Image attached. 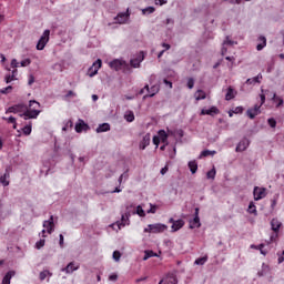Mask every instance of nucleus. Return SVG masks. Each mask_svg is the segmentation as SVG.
<instances>
[{"label":"nucleus","mask_w":284,"mask_h":284,"mask_svg":"<svg viewBox=\"0 0 284 284\" xmlns=\"http://www.w3.org/2000/svg\"><path fill=\"white\" fill-rule=\"evenodd\" d=\"M41 103L37 102V100H30L29 105L26 104V112L20 114L24 121H28V119H37L41 114Z\"/></svg>","instance_id":"1"},{"label":"nucleus","mask_w":284,"mask_h":284,"mask_svg":"<svg viewBox=\"0 0 284 284\" xmlns=\"http://www.w3.org/2000/svg\"><path fill=\"white\" fill-rule=\"evenodd\" d=\"M168 230V225L162 223L156 224H149L146 229H144V232H149L152 234H161V232H165Z\"/></svg>","instance_id":"2"},{"label":"nucleus","mask_w":284,"mask_h":284,"mask_svg":"<svg viewBox=\"0 0 284 284\" xmlns=\"http://www.w3.org/2000/svg\"><path fill=\"white\" fill-rule=\"evenodd\" d=\"M6 114H19V116H21V114H26V104L18 103L16 105L9 106L6 110Z\"/></svg>","instance_id":"3"},{"label":"nucleus","mask_w":284,"mask_h":284,"mask_svg":"<svg viewBox=\"0 0 284 284\" xmlns=\"http://www.w3.org/2000/svg\"><path fill=\"white\" fill-rule=\"evenodd\" d=\"M48 41H50V30L47 29L43 31L42 36L40 37L37 43V50H43L45 45H48Z\"/></svg>","instance_id":"4"},{"label":"nucleus","mask_w":284,"mask_h":284,"mask_svg":"<svg viewBox=\"0 0 284 284\" xmlns=\"http://www.w3.org/2000/svg\"><path fill=\"white\" fill-rule=\"evenodd\" d=\"M130 216H132V214L130 213V206H128L126 212L121 216V221L116 222L119 230H121V227H125V225H130Z\"/></svg>","instance_id":"5"},{"label":"nucleus","mask_w":284,"mask_h":284,"mask_svg":"<svg viewBox=\"0 0 284 284\" xmlns=\"http://www.w3.org/2000/svg\"><path fill=\"white\" fill-rule=\"evenodd\" d=\"M101 65H102V61L101 59H98L95 62H93L92 67H90L88 71V75L91 78L97 77V74L99 73V70H101Z\"/></svg>","instance_id":"6"},{"label":"nucleus","mask_w":284,"mask_h":284,"mask_svg":"<svg viewBox=\"0 0 284 284\" xmlns=\"http://www.w3.org/2000/svg\"><path fill=\"white\" fill-rule=\"evenodd\" d=\"M267 194L265 193V187H258L255 186L253 190V196L254 201H261L262 199H265Z\"/></svg>","instance_id":"7"},{"label":"nucleus","mask_w":284,"mask_h":284,"mask_svg":"<svg viewBox=\"0 0 284 284\" xmlns=\"http://www.w3.org/2000/svg\"><path fill=\"white\" fill-rule=\"evenodd\" d=\"M261 114V104H255L254 108H250L246 111L248 119H256Z\"/></svg>","instance_id":"8"},{"label":"nucleus","mask_w":284,"mask_h":284,"mask_svg":"<svg viewBox=\"0 0 284 284\" xmlns=\"http://www.w3.org/2000/svg\"><path fill=\"white\" fill-rule=\"evenodd\" d=\"M43 227L48 234H52V232H54V215H51L49 220L43 222Z\"/></svg>","instance_id":"9"},{"label":"nucleus","mask_w":284,"mask_h":284,"mask_svg":"<svg viewBox=\"0 0 284 284\" xmlns=\"http://www.w3.org/2000/svg\"><path fill=\"white\" fill-rule=\"evenodd\" d=\"M220 110L219 108L216 106H211L210 109H202L201 110V115L202 116H205V115H209V116H216V114H220Z\"/></svg>","instance_id":"10"},{"label":"nucleus","mask_w":284,"mask_h":284,"mask_svg":"<svg viewBox=\"0 0 284 284\" xmlns=\"http://www.w3.org/2000/svg\"><path fill=\"white\" fill-rule=\"evenodd\" d=\"M109 65L112 70H115L116 72H119V70H122L124 68L125 61L115 59V60L111 61L109 63Z\"/></svg>","instance_id":"11"},{"label":"nucleus","mask_w":284,"mask_h":284,"mask_svg":"<svg viewBox=\"0 0 284 284\" xmlns=\"http://www.w3.org/2000/svg\"><path fill=\"white\" fill-rule=\"evenodd\" d=\"M250 148V140L244 138L236 145L235 152H245Z\"/></svg>","instance_id":"12"},{"label":"nucleus","mask_w":284,"mask_h":284,"mask_svg":"<svg viewBox=\"0 0 284 284\" xmlns=\"http://www.w3.org/2000/svg\"><path fill=\"white\" fill-rule=\"evenodd\" d=\"M88 130H90L88 123L80 119L75 124V132H78V134H81V132H88Z\"/></svg>","instance_id":"13"},{"label":"nucleus","mask_w":284,"mask_h":284,"mask_svg":"<svg viewBox=\"0 0 284 284\" xmlns=\"http://www.w3.org/2000/svg\"><path fill=\"white\" fill-rule=\"evenodd\" d=\"M159 85H152L151 88H149V91H146V94L143 95V100L145 101V99H152V97L159 94Z\"/></svg>","instance_id":"14"},{"label":"nucleus","mask_w":284,"mask_h":284,"mask_svg":"<svg viewBox=\"0 0 284 284\" xmlns=\"http://www.w3.org/2000/svg\"><path fill=\"white\" fill-rule=\"evenodd\" d=\"M159 284H179V281L176 280V275L169 274L164 278H162Z\"/></svg>","instance_id":"15"},{"label":"nucleus","mask_w":284,"mask_h":284,"mask_svg":"<svg viewBox=\"0 0 284 284\" xmlns=\"http://www.w3.org/2000/svg\"><path fill=\"white\" fill-rule=\"evenodd\" d=\"M79 270V264L71 262L67 265V267L62 268L61 272H65V274H72Z\"/></svg>","instance_id":"16"},{"label":"nucleus","mask_w":284,"mask_h":284,"mask_svg":"<svg viewBox=\"0 0 284 284\" xmlns=\"http://www.w3.org/2000/svg\"><path fill=\"white\" fill-rule=\"evenodd\" d=\"M129 18H130V13L123 12V13H119L114 18V21H115V23H125V21H128Z\"/></svg>","instance_id":"17"},{"label":"nucleus","mask_w":284,"mask_h":284,"mask_svg":"<svg viewBox=\"0 0 284 284\" xmlns=\"http://www.w3.org/2000/svg\"><path fill=\"white\" fill-rule=\"evenodd\" d=\"M281 225H283V223H281V221H278V219H273L271 221V230L275 233H278L281 230Z\"/></svg>","instance_id":"18"},{"label":"nucleus","mask_w":284,"mask_h":284,"mask_svg":"<svg viewBox=\"0 0 284 284\" xmlns=\"http://www.w3.org/2000/svg\"><path fill=\"white\" fill-rule=\"evenodd\" d=\"M189 225L191 230H196V227H201V217L194 216L192 220H190Z\"/></svg>","instance_id":"19"},{"label":"nucleus","mask_w":284,"mask_h":284,"mask_svg":"<svg viewBox=\"0 0 284 284\" xmlns=\"http://www.w3.org/2000/svg\"><path fill=\"white\" fill-rule=\"evenodd\" d=\"M158 138L163 144L170 145V142L168 141V132H165V130H160L158 132Z\"/></svg>","instance_id":"20"},{"label":"nucleus","mask_w":284,"mask_h":284,"mask_svg":"<svg viewBox=\"0 0 284 284\" xmlns=\"http://www.w3.org/2000/svg\"><path fill=\"white\" fill-rule=\"evenodd\" d=\"M261 79H263V75L260 73L254 78H248L246 80V85H256V83H261Z\"/></svg>","instance_id":"21"},{"label":"nucleus","mask_w":284,"mask_h":284,"mask_svg":"<svg viewBox=\"0 0 284 284\" xmlns=\"http://www.w3.org/2000/svg\"><path fill=\"white\" fill-rule=\"evenodd\" d=\"M150 133H146L143 138L142 141L140 142V150H145V148H148V145H150Z\"/></svg>","instance_id":"22"},{"label":"nucleus","mask_w":284,"mask_h":284,"mask_svg":"<svg viewBox=\"0 0 284 284\" xmlns=\"http://www.w3.org/2000/svg\"><path fill=\"white\" fill-rule=\"evenodd\" d=\"M51 276H52V272H50L49 270H44L39 274L40 281H45L48 278L47 280L48 283H50Z\"/></svg>","instance_id":"23"},{"label":"nucleus","mask_w":284,"mask_h":284,"mask_svg":"<svg viewBox=\"0 0 284 284\" xmlns=\"http://www.w3.org/2000/svg\"><path fill=\"white\" fill-rule=\"evenodd\" d=\"M260 43L256 45V51L261 52L265 45H267V39L264 36L258 37Z\"/></svg>","instance_id":"24"},{"label":"nucleus","mask_w":284,"mask_h":284,"mask_svg":"<svg viewBox=\"0 0 284 284\" xmlns=\"http://www.w3.org/2000/svg\"><path fill=\"white\" fill-rule=\"evenodd\" d=\"M10 173L7 171L2 176H0V183L3 187H8L10 185Z\"/></svg>","instance_id":"25"},{"label":"nucleus","mask_w":284,"mask_h":284,"mask_svg":"<svg viewBox=\"0 0 284 284\" xmlns=\"http://www.w3.org/2000/svg\"><path fill=\"white\" fill-rule=\"evenodd\" d=\"M185 225V222L183 220H176L175 222H173L172 224V232H179V230H181V227H183Z\"/></svg>","instance_id":"26"},{"label":"nucleus","mask_w":284,"mask_h":284,"mask_svg":"<svg viewBox=\"0 0 284 284\" xmlns=\"http://www.w3.org/2000/svg\"><path fill=\"white\" fill-rule=\"evenodd\" d=\"M95 132L98 134H101L102 132H110V123L99 124V126L95 129Z\"/></svg>","instance_id":"27"},{"label":"nucleus","mask_w":284,"mask_h":284,"mask_svg":"<svg viewBox=\"0 0 284 284\" xmlns=\"http://www.w3.org/2000/svg\"><path fill=\"white\" fill-rule=\"evenodd\" d=\"M235 97H236V91L234 90V88L229 87L227 92L225 94V101H232V99H234Z\"/></svg>","instance_id":"28"},{"label":"nucleus","mask_w":284,"mask_h":284,"mask_svg":"<svg viewBox=\"0 0 284 284\" xmlns=\"http://www.w3.org/2000/svg\"><path fill=\"white\" fill-rule=\"evenodd\" d=\"M17 273L14 271H9L2 278V284H10V281H12V276H14Z\"/></svg>","instance_id":"29"},{"label":"nucleus","mask_w":284,"mask_h":284,"mask_svg":"<svg viewBox=\"0 0 284 284\" xmlns=\"http://www.w3.org/2000/svg\"><path fill=\"white\" fill-rule=\"evenodd\" d=\"M189 170H190L191 174H196V171L199 170V163H196V161H190Z\"/></svg>","instance_id":"30"},{"label":"nucleus","mask_w":284,"mask_h":284,"mask_svg":"<svg viewBox=\"0 0 284 284\" xmlns=\"http://www.w3.org/2000/svg\"><path fill=\"white\" fill-rule=\"evenodd\" d=\"M17 74H18L17 69H14L12 71V74H7L6 78H4L6 83H12V81H14Z\"/></svg>","instance_id":"31"},{"label":"nucleus","mask_w":284,"mask_h":284,"mask_svg":"<svg viewBox=\"0 0 284 284\" xmlns=\"http://www.w3.org/2000/svg\"><path fill=\"white\" fill-rule=\"evenodd\" d=\"M195 99H196V101H203L204 99H206L205 91H203V90H197V91L195 92Z\"/></svg>","instance_id":"32"},{"label":"nucleus","mask_w":284,"mask_h":284,"mask_svg":"<svg viewBox=\"0 0 284 284\" xmlns=\"http://www.w3.org/2000/svg\"><path fill=\"white\" fill-rule=\"evenodd\" d=\"M154 256H159V254L154 253V251L146 250L144 251L143 261H148V258H152Z\"/></svg>","instance_id":"33"},{"label":"nucleus","mask_w":284,"mask_h":284,"mask_svg":"<svg viewBox=\"0 0 284 284\" xmlns=\"http://www.w3.org/2000/svg\"><path fill=\"white\" fill-rule=\"evenodd\" d=\"M22 132L26 136H30L32 134V123L24 125Z\"/></svg>","instance_id":"34"},{"label":"nucleus","mask_w":284,"mask_h":284,"mask_svg":"<svg viewBox=\"0 0 284 284\" xmlns=\"http://www.w3.org/2000/svg\"><path fill=\"white\" fill-rule=\"evenodd\" d=\"M216 154V151H210V150H204L200 154V159H203L205 156H214Z\"/></svg>","instance_id":"35"},{"label":"nucleus","mask_w":284,"mask_h":284,"mask_svg":"<svg viewBox=\"0 0 284 284\" xmlns=\"http://www.w3.org/2000/svg\"><path fill=\"white\" fill-rule=\"evenodd\" d=\"M247 212H248V214H254L256 216L257 211H256V205L254 204V202H250Z\"/></svg>","instance_id":"36"},{"label":"nucleus","mask_w":284,"mask_h":284,"mask_svg":"<svg viewBox=\"0 0 284 284\" xmlns=\"http://www.w3.org/2000/svg\"><path fill=\"white\" fill-rule=\"evenodd\" d=\"M206 263H207V255H205L203 257H199L194 262L195 265H204Z\"/></svg>","instance_id":"37"},{"label":"nucleus","mask_w":284,"mask_h":284,"mask_svg":"<svg viewBox=\"0 0 284 284\" xmlns=\"http://www.w3.org/2000/svg\"><path fill=\"white\" fill-rule=\"evenodd\" d=\"M133 214H138V216L143 217V216H145V211L143 210V206L138 205L136 210L133 212Z\"/></svg>","instance_id":"38"},{"label":"nucleus","mask_w":284,"mask_h":284,"mask_svg":"<svg viewBox=\"0 0 284 284\" xmlns=\"http://www.w3.org/2000/svg\"><path fill=\"white\" fill-rule=\"evenodd\" d=\"M155 10L156 9L154 7H146L145 9H142V14H153Z\"/></svg>","instance_id":"39"},{"label":"nucleus","mask_w":284,"mask_h":284,"mask_svg":"<svg viewBox=\"0 0 284 284\" xmlns=\"http://www.w3.org/2000/svg\"><path fill=\"white\" fill-rule=\"evenodd\" d=\"M206 178L214 180L216 178V169L213 168L210 171H207Z\"/></svg>","instance_id":"40"},{"label":"nucleus","mask_w":284,"mask_h":284,"mask_svg":"<svg viewBox=\"0 0 284 284\" xmlns=\"http://www.w3.org/2000/svg\"><path fill=\"white\" fill-rule=\"evenodd\" d=\"M125 121H128V123H132V121H134V112H129L124 115Z\"/></svg>","instance_id":"41"},{"label":"nucleus","mask_w":284,"mask_h":284,"mask_svg":"<svg viewBox=\"0 0 284 284\" xmlns=\"http://www.w3.org/2000/svg\"><path fill=\"white\" fill-rule=\"evenodd\" d=\"M141 61H143V59H132L130 63L132 68H139L141 65Z\"/></svg>","instance_id":"42"},{"label":"nucleus","mask_w":284,"mask_h":284,"mask_svg":"<svg viewBox=\"0 0 284 284\" xmlns=\"http://www.w3.org/2000/svg\"><path fill=\"white\" fill-rule=\"evenodd\" d=\"M72 125H73L72 120H68L65 125L62 128V131L68 132V130H72Z\"/></svg>","instance_id":"43"},{"label":"nucleus","mask_w":284,"mask_h":284,"mask_svg":"<svg viewBox=\"0 0 284 284\" xmlns=\"http://www.w3.org/2000/svg\"><path fill=\"white\" fill-rule=\"evenodd\" d=\"M30 63H32V60H30V58H27L20 62V67L28 68V65H30Z\"/></svg>","instance_id":"44"},{"label":"nucleus","mask_w":284,"mask_h":284,"mask_svg":"<svg viewBox=\"0 0 284 284\" xmlns=\"http://www.w3.org/2000/svg\"><path fill=\"white\" fill-rule=\"evenodd\" d=\"M74 97H77V93H74V91H68L64 95V101H68V99H72Z\"/></svg>","instance_id":"45"},{"label":"nucleus","mask_w":284,"mask_h":284,"mask_svg":"<svg viewBox=\"0 0 284 284\" xmlns=\"http://www.w3.org/2000/svg\"><path fill=\"white\" fill-rule=\"evenodd\" d=\"M113 260L119 263V261H121V252L119 251H114L113 252Z\"/></svg>","instance_id":"46"},{"label":"nucleus","mask_w":284,"mask_h":284,"mask_svg":"<svg viewBox=\"0 0 284 284\" xmlns=\"http://www.w3.org/2000/svg\"><path fill=\"white\" fill-rule=\"evenodd\" d=\"M278 201V195H275L272 200H271V209L274 210L276 207V203Z\"/></svg>","instance_id":"47"},{"label":"nucleus","mask_w":284,"mask_h":284,"mask_svg":"<svg viewBox=\"0 0 284 284\" xmlns=\"http://www.w3.org/2000/svg\"><path fill=\"white\" fill-rule=\"evenodd\" d=\"M224 45H236V42L230 40V37H226V39L223 42Z\"/></svg>","instance_id":"48"},{"label":"nucleus","mask_w":284,"mask_h":284,"mask_svg":"<svg viewBox=\"0 0 284 284\" xmlns=\"http://www.w3.org/2000/svg\"><path fill=\"white\" fill-rule=\"evenodd\" d=\"M45 245V240H40L36 243L37 250H41Z\"/></svg>","instance_id":"49"},{"label":"nucleus","mask_w":284,"mask_h":284,"mask_svg":"<svg viewBox=\"0 0 284 284\" xmlns=\"http://www.w3.org/2000/svg\"><path fill=\"white\" fill-rule=\"evenodd\" d=\"M267 123H268L270 128H276V120L274 118H270L267 120Z\"/></svg>","instance_id":"50"},{"label":"nucleus","mask_w":284,"mask_h":284,"mask_svg":"<svg viewBox=\"0 0 284 284\" xmlns=\"http://www.w3.org/2000/svg\"><path fill=\"white\" fill-rule=\"evenodd\" d=\"M11 90H12V85H9V87L3 88L2 90H0V93L1 94H9Z\"/></svg>","instance_id":"51"},{"label":"nucleus","mask_w":284,"mask_h":284,"mask_svg":"<svg viewBox=\"0 0 284 284\" xmlns=\"http://www.w3.org/2000/svg\"><path fill=\"white\" fill-rule=\"evenodd\" d=\"M3 119V121H7V123H16V121H17V118H14V116H9V118H2Z\"/></svg>","instance_id":"52"},{"label":"nucleus","mask_w":284,"mask_h":284,"mask_svg":"<svg viewBox=\"0 0 284 284\" xmlns=\"http://www.w3.org/2000/svg\"><path fill=\"white\" fill-rule=\"evenodd\" d=\"M150 210L148 211V214H156V205L150 204Z\"/></svg>","instance_id":"53"},{"label":"nucleus","mask_w":284,"mask_h":284,"mask_svg":"<svg viewBox=\"0 0 284 284\" xmlns=\"http://www.w3.org/2000/svg\"><path fill=\"white\" fill-rule=\"evenodd\" d=\"M145 92H150V85L148 84L139 91V94H145Z\"/></svg>","instance_id":"54"},{"label":"nucleus","mask_w":284,"mask_h":284,"mask_svg":"<svg viewBox=\"0 0 284 284\" xmlns=\"http://www.w3.org/2000/svg\"><path fill=\"white\" fill-rule=\"evenodd\" d=\"M159 143H161V140H160L159 135L158 136L154 135L153 136V144L155 145V148H159Z\"/></svg>","instance_id":"55"},{"label":"nucleus","mask_w":284,"mask_h":284,"mask_svg":"<svg viewBox=\"0 0 284 284\" xmlns=\"http://www.w3.org/2000/svg\"><path fill=\"white\" fill-rule=\"evenodd\" d=\"M187 88H189V90H192V88H194V80H193V78H190L187 80Z\"/></svg>","instance_id":"56"},{"label":"nucleus","mask_w":284,"mask_h":284,"mask_svg":"<svg viewBox=\"0 0 284 284\" xmlns=\"http://www.w3.org/2000/svg\"><path fill=\"white\" fill-rule=\"evenodd\" d=\"M276 239H278V233L274 232L271 237H270V243H274V241H276Z\"/></svg>","instance_id":"57"},{"label":"nucleus","mask_w":284,"mask_h":284,"mask_svg":"<svg viewBox=\"0 0 284 284\" xmlns=\"http://www.w3.org/2000/svg\"><path fill=\"white\" fill-rule=\"evenodd\" d=\"M123 179H124V181H128V173H123L120 175L119 183H123Z\"/></svg>","instance_id":"58"},{"label":"nucleus","mask_w":284,"mask_h":284,"mask_svg":"<svg viewBox=\"0 0 284 284\" xmlns=\"http://www.w3.org/2000/svg\"><path fill=\"white\" fill-rule=\"evenodd\" d=\"M11 68H19V62L17 61V59L11 60Z\"/></svg>","instance_id":"59"},{"label":"nucleus","mask_w":284,"mask_h":284,"mask_svg":"<svg viewBox=\"0 0 284 284\" xmlns=\"http://www.w3.org/2000/svg\"><path fill=\"white\" fill-rule=\"evenodd\" d=\"M263 92H265V91L262 89V94L260 95V99H261L260 105H263V103H265V94Z\"/></svg>","instance_id":"60"},{"label":"nucleus","mask_w":284,"mask_h":284,"mask_svg":"<svg viewBox=\"0 0 284 284\" xmlns=\"http://www.w3.org/2000/svg\"><path fill=\"white\" fill-rule=\"evenodd\" d=\"M32 83H34V75H29V81H28V85H32Z\"/></svg>","instance_id":"61"},{"label":"nucleus","mask_w":284,"mask_h":284,"mask_svg":"<svg viewBox=\"0 0 284 284\" xmlns=\"http://www.w3.org/2000/svg\"><path fill=\"white\" fill-rule=\"evenodd\" d=\"M225 45L226 44H222V50H221V52H222V55L224 57V54H227V48H225Z\"/></svg>","instance_id":"62"},{"label":"nucleus","mask_w":284,"mask_h":284,"mask_svg":"<svg viewBox=\"0 0 284 284\" xmlns=\"http://www.w3.org/2000/svg\"><path fill=\"white\" fill-rule=\"evenodd\" d=\"M59 245H60V247H63V234H60L59 235Z\"/></svg>","instance_id":"63"},{"label":"nucleus","mask_w":284,"mask_h":284,"mask_svg":"<svg viewBox=\"0 0 284 284\" xmlns=\"http://www.w3.org/2000/svg\"><path fill=\"white\" fill-rule=\"evenodd\" d=\"M116 278H119L116 274H112L109 276V281H116Z\"/></svg>","instance_id":"64"}]
</instances>
